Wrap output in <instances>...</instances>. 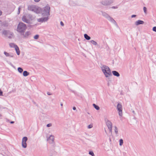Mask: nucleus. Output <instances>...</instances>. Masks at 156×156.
<instances>
[{
	"instance_id": "30",
	"label": "nucleus",
	"mask_w": 156,
	"mask_h": 156,
	"mask_svg": "<svg viewBox=\"0 0 156 156\" xmlns=\"http://www.w3.org/2000/svg\"><path fill=\"white\" fill-rule=\"evenodd\" d=\"M39 37V36L38 35H36L34 36V38L35 39H37Z\"/></svg>"
},
{
	"instance_id": "45",
	"label": "nucleus",
	"mask_w": 156,
	"mask_h": 156,
	"mask_svg": "<svg viewBox=\"0 0 156 156\" xmlns=\"http://www.w3.org/2000/svg\"><path fill=\"white\" fill-rule=\"evenodd\" d=\"M2 116L0 114V117H1Z\"/></svg>"
},
{
	"instance_id": "24",
	"label": "nucleus",
	"mask_w": 156,
	"mask_h": 156,
	"mask_svg": "<svg viewBox=\"0 0 156 156\" xmlns=\"http://www.w3.org/2000/svg\"><path fill=\"white\" fill-rule=\"evenodd\" d=\"M17 70L18 72L20 73H22L23 71V69L21 67H18Z\"/></svg>"
},
{
	"instance_id": "43",
	"label": "nucleus",
	"mask_w": 156,
	"mask_h": 156,
	"mask_svg": "<svg viewBox=\"0 0 156 156\" xmlns=\"http://www.w3.org/2000/svg\"><path fill=\"white\" fill-rule=\"evenodd\" d=\"M14 121H11L10 123L11 124H13L14 123Z\"/></svg>"
},
{
	"instance_id": "6",
	"label": "nucleus",
	"mask_w": 156,
	"mask_h": 156,
	"mask_svg": "<svg viewBox=\"0 0 156 156\" xmlns=\"http://www.w3.org/2000/svg\"><path fill=\"white\" fill-rule=\"evenodd\" d=\"M113 2V0H104L101 1V3L104 5H108Z\"/></svg>"
},
{
	"instance_id": "34",
	"label": "nucleus",
	"mask_w": 156,
	"mask_h": 156,
	"mask_svg": "<svg viewBox=\"0 0 156 156\" xmlns=\"http://www.w3.org/2000/svg\"><path fill=\"white\" fill-rule=\"evenodd\" d=\"M3 95V92L0 89V96H2Z\"/></svg>"
},
{
	"instance_id": "1",
	"label": "nucleus",
	"mask_w": 156,
	"mask_h": 156,
	"mask_svg": "<svg viewBox=\"0 0 156 156\" xmlns=\"http://www.w3.org/2000/svg\"><path fill=\"white\" fill-rule=\"evenodd\" d=\"M50 7L49 6H46L41 11V12L42 16L45 17L38 19L37 21L39 22H47L48 20V16L50 15Z\"/></svg>"
},
{
	"instance_id": "21",
	"label": "nucleus",
	"mask_w": 156,
	"mask_h": 156,
	"mask_svg": "<svg viewBox=\"0 0 156 156\" xmlns=\"http://www.w3.org/2000/svg\"><path fill=\"white\" fill-rule=\"evenodd\" d=\"M29 74V73L27 71H24L23 73V75L24 76H27Z\"/></svg>"
},
{
	"instance_id": "37",
	"label": "nucleus",
	"mask_w": 156,
	"mask_h": 156,
	"mask_svg": "<svg viewBox=\"0 0 156 156\" xmlns=\"http://www.w3.org/2000/svg\"><path fill=\"white\" fill-rule=\"evenodd\" d=\"M136 16V15H132L131 17L132 18H134V17H135Z\"/></svg>"
},
{
	"instance_id": "5",
	"label": "nucleus",
	"mask_w": 156,
	"mask_h": 156,
	"mask_svg": "<svg viewBox=\"0 0 156 156\" xmlns=\"http://www.w3.org/2000/svg\"><path fill=\"white\" fill-rule=\"evenodd\" d=\"M2 34L9 39L12 38L13 35L12 33L6 30H4L3 31Z\"/></svg>"
},
{
	"instance_id": "18",
	"label": "nucleus",
	"mask_w": 156,
	"mask_h": 156,
	"mask_svg": "<svg viewBox=\"0 0 156 156\" xmlns=\"http://www.w3.org/2000/svg\"><path fill=\"white\" fill-rule=\"evenodd\" d=\"M34 7L35 6L34 5H29L28 7V9L29 10L33 11V9H34Z\"/></svg>"
},
{
	"instance_id": "13",
	"label": "nucleus",
	"mask_w": 156,
	"mask_h": 156,
	"mask_svg": "<svg viewBox=\"0 0 156 156\" xmlns=\"http://www.w3.org/2000/svg\"><path fill=\"white\" fill-rule=\"evenodd\" d=\"M144 23V22L142 20H138L135 22V24L136 26H138L140 24H143Z\"/></svg>"
},
{
	"instance_id": "39",
	"label": "nucleus",
	"mask_w": 156,
	"mask_h": 156,
	"mask_svg": "<svg viewBox=\"0 0 156 156\" xmlns=\"http://www.w3.org/2000/svg\"><path fill=\"white\" fill-rule=\"evenodd\" d=\"M40 0H34V1L36 2H39Z\"/></svg>"
},
{
	"instance_id": "7",
	"label": "nucleus",
	"mask_w": 156,
	"mask_h": 156,
	"mask_svg": "<svg viewBox=\"0 0 156 156\" xmlns=\"http://www.w3.org/2000/svg\"><path fill=\"white\" fill-rule=\"evenodd\" d=\"M117 109L119 111V114L120 116H122V106L120 103H119L117 105Z\"/></svg>"
},
{
	"instance_id": "27",
	"label": "nucleus",
	"mask_w": 156,
	"mask_h": 156,
	"mask_svg": "<svg viewBox=\"0 0 156 156\" xmlns=\"http://www.w3.org/2000/svg\"><path fill=\"white\" fill-rule=\"evenodd\" d=\"M123 144V140L122 139H120L119 140V145L120 146H122Z\"/></svg>"
},
{
	"instance_id": "47",
	"label": "nucleus",
	"mask_w": 156,
	"mask_h": 156,
	"mask_svg": "<svg viewBox=\"0 0 156 156\" xmlns=\"http://www.w3.org/2000/svg\"><path fill=\"white\" fill-rule=\"evenodd\" d=\"M88 114H89V112L87 113Z\"/></svg>"
},
{
	"instance_id": "35",
	"label": "nucleus",
	"mask_w": 156,
	"mask_h": 156,
	"mask_svg": "<svg viewBox=\"0 0 156 156\" xmlns=\"http://www.w3.org/2000/svg\"><path fill=\"white\" fill-rule=\"evenodd\" d=\"M118 8V6H112V7H111V8L112 9H117Z\"/></svg>"
},
{
	"instance_id": "9",
	"label": "nucleus",
	"mask_w": 156,
	"mask_h": 156,
	"mask_svg": "<svg viewBox=\"0 0 156 156\" xmlns=\"http://www.w3.org/2000/svg\"><path fill=\"white\" fill-rule=\"evenodd\" d=\"M28 140L27 137L26 136L23 137L22 140V144L23 147L25 148L27 147L26 142Z\"/></svg>"
},
{
	"instance_id": "3",
	"label": "nucleus",
	"mask_w": 156,
	"mask_h": 156,
	"mask_svg": "<svg viewBox=\"0 0 156 156\" xmlns=\"http://www.w3.org/2000/svg\"><path fill=\"white\" fill-rule=\"evenodd\" d=\"M34 19V18L30 14H27L24 15L22 20L24 22L29 24L32 23L31 21Z\"/></svg>"
},
{
	"instance_id": "10",
	"label": "nucleus",
	"mask_w": 156,
	"mask_h": 156,
	"mask_svg": "<svg viewBox=\"0 0 156 156\" xmlns=\"http://www.w3.org/2000/svg\"><path fill=\"white\" fill-rule=\"evenodd\" d=\"M54 136L51 135L47 139V141L50 144H52L54 143Z\"/></svg>"
},
{
	"instance_id": "17",
	"label": "nucleus",
	"mask_w": 156,
	"mask_h": 156,
	"mask_svg": "<svg viewBox=\"0 0 156 156\" xmlns=\"http://www.w3.org/2000/svg\"><path fill=\"white\" fill-rule=\"evenodd\" d=\"M90 42L92 44L94 45L99 46V45L98 44L97 42L94 40H91Z\"/></svg>"
},
{
	"instance_id": "28",
	"label": "nucleus",
	"mask_w": 156,
	"mask_h": 156,
	"mask_svg": "<svg viewBox=\"0 0 156 156\" xmlns=\"http://www.w3.org/2000/svg\"><path fill=\"white\" fill-rule=\"evenodd\" d=\"M89 154L92 156H94V154L92 151H90L89 152Z\"/></svg>"
},
{
	"instance_id": "41",
	"label": "nucleus",
	"mask_w": 156,
	"mask_h": 156,
	"mask_svg": "<svg viewBox=\"0 0 156 156\" xmlns=\"http://www.w3.org/2000/svg\"><path fill=\"white\" fill-rule=\"evenodd\" d=\"M47 94L48 95H51V94H50L49 92H47Z\"/></svg>"
},
{
	"instance_id": "36",
	"label": "nucleus",
	"mask_w": 156,
	"mask_h": 156,
	"mask_svg": "<svg viewBox=\"0 0 156 156\" xmlns=\"http://www.w3.org/2000/svg\"><path fill=\"white\" fill-rule=\"evenodd\" d=\"M60 24L62 26H63L64 24L62 21L60 22Z\"/></svg>"
},
{
	"instance_id": "16",
	"label": "nucleus",
	"mask_w": 156,
	"mask_h": 156,
	"mask_svg": "<svg viewBox=\"0 0 156 156\" xmlns=\"http://www.w3.org/2000/svg\"><path fill=\"white\" fill-rule=\"evenodd\" d=\"M15 49L16 51V53L18 55H19L20 53V51L19 47L17 46H15Z\"/></svg>"
},
{
	"instance_id": "42",
	"label": "nucleus",
	"mask_w": 156,
	"mask_h": 156,
	"mask_svg": "<svg viewBox=\"0 0 156 156\" xmlns=\"http://www.w3.org/2000/svg\"><path fill=\"white\" fill-rule=\"evenodd\" d=\"M2 12L0 10V16L2 14Z\"/></svg>"
},
{
	"instance_id": "32",
	"label": "nucleus",
	"mask_w": 156,
	"mask_h": 156,
	"mask_svg": "<svg viewBox=\"0 0 156 156\" xmlns=\"http://www.w3.org/2000/svg\"><path fill=\"white\" fill-rule=\"evenodd\" d=\"M52 126V124L51 123H49L47 125V127H50Z\"/></svg>"
},
{
	"instance_id": "2",
	"label": "nucleus",
	"mask_w": 156,
	"mask_h": 156,
	"mask_svg": "<svg viewBox=\"0 0 156 156\" xmlns=\"http://www.w3.org/2000/svg\"><path fill=\"white\" fill-rule=\"evenodd\" d=\"M101 68L106 77H108L112 75L110 68L107 66L103 65L101 66Z\"/></svg>"
},
{
	"instance_id": "25",
	"label": "nucleus",
	"mask_w": 156,
	"mask_h": 156,
	"mask_svg": "<svg viewBox=\"0 0 156 156\" xmlns=\"http://www.w3.org/2000/svg\"><path fill=\"white\" fill-rule=\"evenodd\" d=\"M9 45L11 47H13L14 48H15L16 46H17V45L14 44L13 43H10L9 44Z\"/></svg>"
},
{
	"instance_id": "15",
	"label": "nucleus",
	"mask_w": 156,
	"mask_h": 156,
	"mask_svg": "<svg viewBox=\"0 0 156 156\" xmlns=\"http://www.w3.org/2000/svg\"><path fill=\"white\" fill-rule=\"evenodd\" d=\"M102 15L107 19L110 16L108 14L104 12H102Z\"/></svg>"
},
{
	"instance_id": "19",
	"label": "nucleus",
	"mask_w": 156,
	"mask_h": 156,
	"mask_svg": "<svg viewBox=\"0 0 156 156\" xmlns=\"http://www.w3.org/2000/svg\"><path fill=\"white\" fill-rule=\"evenodd\" d=\"M4 53L5 55L7 57H13V55L9 54V53L7 52L6 51H4Z\"/></svg>"
},
{
	"instance_id": "20",
	"label": "nucleus",
	"mask_w": 156,
	"mask_h": 156,
	"mask_svg": "<svg viewBox=\"0 0 156 156\" xmlns=\"http://www.w3.org/2000/svg\"><path fill=\"white\" fill-rule=\"evenodd\" d=\"M84 38L87 40H90L91 38L87 34H85L84 35Z\"/></svg>"
},
{
	"instance_id": "46",
	"label": "nucleus",
	"mask_w": 156,
	"mask_h": 156,
	"mask_svg": "<svg viewBox=\"0 0 156 156\" xmlns=\"http://www.w3.org/2000/svg\"><path fill=\"white\" fill-rule=\"evenodd\" d=\"M108 85L109 86V83H108Z\"/></svg>"
},
{
	"instance_id": "23",
	"label": "nucleus",
	"mask_w": 156,
	"mask_h": 156,
	"mask_svg": "<svg viewBox=\"0 0 156 156\" xmlns=\"http://www.w3.org/2000/svg\"><path fill=\"white\" fill-rule=\"evenodd\" d=\"M93 105L96 110H99V107L98 106L96 105L95 104H93Z\"/></svg>"
},
{
	"instance_id": "26",
	"label": "nucleus",
	"mask_w": 156,
	"mask_h": 156,
	"mask_svg": "<svg viewBox=\"0 0 156 156\" xmlns=\"http://www.w3.org/2000/svg\"><path fill=\"white\" fill-rule=\"evenodd\" d=\"M115 132L116 134H118V128L115 126Z\"/></svg>"
},
{
	"instance_id": "12",
	"label": "nucleus",
	"mask_w": 156,
	"mask_h": 156,
	"mask_svg": "<svg viewBox=\"0 0 156 156\" xmlns=\"http://www.w3.org/2000/svg\"><path fill=\"white\" fill-rule=\"evenodd\" d=\"M31 34V33L30 31H27L25 33H23L22 34L23 35V37L26 38L28 37V36Z\"/></svg>"
},
{
	"instance_id": "38",
	"label": "nucleus",
	"mask_w": 156,
	"mask_h": 156,
	"mask_svg": "<svg viewBox=\"0 0 156 156\" xmlns=\"http://www.w3.org/2000/svg\"><path fill=\"white\" fill-rule=\"evenodd\" d=\"M20 7H19V8H18V14H19L20 13Z\"/></svg>"
},
{
	"instance_id": "22",
	"label": "nucleus",
	"mask_w": 156,
	"mask_h": 156,
	"mask_svg": "<svg viewBox=\"0 0 156 156\" xmlns=\"http://www.w3.org/2000/svg\"><path fill=\"white\" fill-rule=\"evenodd\" d=\"M108 20L111 21V22H112L114 23H116L115 21L110 16L109 17V18H108Z\"/></svg>"
},
{
	"instance_id": "8",
	"label": "nucleus",
	"mask_w": 156,
	"mask_h": 156,
	"mask_svg": "<svg viewBox=\"0 0 156 156\" xmlns=\"http://www.w3.org/2000/svg\"><path fill=\"white\" fill-rule=\"evenodd\" d=\"M105 121L106 124L109 129L110 132H111L112 131V123L108 119H105Z\"/></svg>"
},
{
	"instance_id": "44",
	"label": "nucleus",
	"mask_w": 156,
	"mask_h": 156,
	"mask_svg": "<svg viewBox=\"0 0 156 156\" xmlns=\"http://www.w3.org/2000/svg\"><path fill=\"white\" fill-rule=\"evenodd\" d=\"M60 105H61V106H63V104L62 103H61Z\"/></svg>"
},
{
	"instance_id": "40",
	"label": "nucleus",
	"mask_w": 156,
	"mask_h": 156,
	"mask_svg": "<svg viewBox=\"0 0 156 156\" xmlns=\"http://www.w3.org/2000/svg\"><path fill=\"white\" fill-rule=\"evenodd\" d=\"M73 110H75L76 109V108L75 107H73Z\"/></svg>"
},
{
	"instance_id": "31",
	"label": "nucleus",
	"mask_w": 156,
	"mask_h": 156,
	"mask_svg": "<svg viewBox=\"0 0 156 156\" xmlns=\"http://www.w3.org/2000/svg\"><path fill=\"white\" fill-rule=\"evenodd\" d=\"M92 127H93V126L92 125H91V124L87 126V128L88 129L91 128Z\"/></svg>"
},
{
	"instance_id": "4",
	"label": "nucleus",
	"mask_w": 156,
	"mask_h": 156,
	"mask_svg": "<svg viewBox=\"0 0 156 156\" xmlns=\"http://www.w3.org/2000/svg\"><path fill=\"white\" fill-rule=\"evenodd\" d=\"M27 28V27L26 24L22 22H20L19 23L18 25L17 30L21 34H22L24 32Z\"/></svg>"
},
{
	"instance_id": "14",
	"label": "nucleus",
	"mask_w": 156,
	"mask_h": 156,
	"mask_svg": "<svg viewBox=\"0 0 156 156\" xmlns=\"http://www.w3.org/2000/svg\"><path fill=\"white\" fill-rule=\"evenodd\" d=\"M113 74L115 76L119 77L120 76V74L118 72L116 71H113L112 72Z\"/></svg>"
},
{
	"instance_id": "11",
	"label": "nucleus",
	"mask_w": 156,
	"mask_h": 156,
	"mask_svg": "<svg viewBox=\"0 0 156 156\" xmlns=\"http://www.w3.org/2000/svg\"><path fill=\"white\" fill-rule=\"evenodd\" d=\"M41 9L40 8L37 7L35 6L34 9H33V11L37 13H39L41 12Z\"/></svg>"
},
{
	"instance_id": "33",
	"label": "nucleus",
	"mask_w": 156,
	"mask_h": 156,
	"mask_svg": "<svg viewBox=\"0 0 156 156\" xmlns=\"http://www.w3.org/2000/svg\"><path fill=\"white\" fill-rule=\"evenodd\" d=\"M153 30L156 32V27H154L153 28Z\"/></svg>"
},
{
	"instance_id": "29",
	"label": "nucleus",
	"mask_w": 156,
	"mask_h": 156,
	"mask_svg": "<svg viewBox=\"0 0 156 156\" xmlns=\"http://www.w3.org/2000/svg\"><path fill=\"white\" fill-rule=\"evenodd\" d=\"M143 10L144 11V13L145 14H146L147 13V8L145 7H143Z\"/></svg>"
}]
</instances>
